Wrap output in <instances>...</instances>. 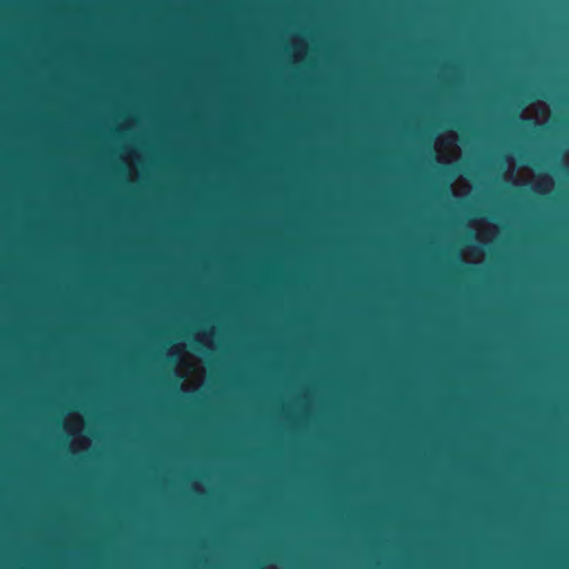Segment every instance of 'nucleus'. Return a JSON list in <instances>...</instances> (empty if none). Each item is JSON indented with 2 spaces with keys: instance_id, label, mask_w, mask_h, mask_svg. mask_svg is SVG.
<instances>
[{
  "instance_id": "nucleus-4",
  "label": "nucleus",
  "mask_w": 569,
  "mask_h": 569,
  "mask_svg": "<svg viewBox=\"0 0 569 569\" xmlns=\"http://www.w3.org/2000/svg\"><path fill=\"white\" fill-rule=\"evenodd\" d=\"M549 116H550L549 107L542 101H538V102L530 104L521 113L522 119L535 120L536 123L546 122L548 120Z\"/></svg>"
},
{
  "instance_id": "nucleus-9",
  "label": "nucleus",
  "mask_w": 569,
  "mask_h": 569,
  "mask_svg": "<svg viewBox=\"0 0 569 569\" xmlns=\"http://www.w3.org/2000/svg\"><path fill=\"white\" fill-rule=\"evenodd\" d=\"M563 163L566 166V168L569 169V152H567L563 157Z\"/></svg>"
},
{
  "instance_id": "nucleus-7",
  "label": "nucleus",
  "mask_w": 569,
  "mask_h": 569,
  "mask_svg": "<svg viewBox=\"0 0 569 569\" xmlns=\"http://www.w3.org/2000/svg\"><path fill=\"white\" fill-rule=\"evenodd\" d=\"M291 46L295 61H301L307 53V43L302 39L293 38L291 41Z\"/></svg>"
},
{
  "instance_id": "nucleus-2",
  "label": "nucleus",
  "mask_w": 569,
  "mask_h": 569,
  "mask_svg": "<svg viewBox=\"0 0 569 569\" xmlns=\"http://www.w3.org/2000/svg\"><path fill=\"white\" fill-rule=\"evenodd\" d=\"M508 170L505 174L507 181H512L513 184H527L533 181V190L538 193H547L553 188V180L550 176L543 174L535 178L533 172L528 167H521L518 169L516 177H513L516 162L512 157H508Z\"/></svg>"
},
{
  "instance_id": "nucleus-3",
  "label": "nucleus",
  "mask_w": 569,
  "mask_h": 569,
  "mask_svg": "<svg viewBox=\"0 0 569 569\" xmlns=\"http://www.w3.org/2000/svg\"><path fill=\"white\" fill-rule=\"evenodd\" d=\"M458 136L449 131L440 136L435 142V150L439 162L450 163L460 157V148L457 144Z\"/></svg>"
},
{
  "instance_id": "nucleus-5",
  "label": "nucleus",
  "mask_w": 569,
  "mask_h": 569,
  "mask_svg": "<svg viewBox=\"0 0 569 569\" xmlns=\"http://www.w3.org/2000/svg\"><path fill=\"white\" fill-rule=\"evenodd\" d=\"M469 226L476 230L477 239L483 243L491 241L498 233L497 226L489 223L483 219L472 220Z\"/></svg>"
},
{
  "instance_id": "nucleus-1",
  "label": "nucleus",
  "mask_w": 569,
  "mask_h": 569,
  "mask_svg": "<svg viewBox=\"0 0 569 569\" xmlns=\"http://www.w3.org/2000/svg\"><path fill=\"white\" fill-rule=\"evenodd\" d=\"M239 378H249V0H239Z\"/></svg>"
},
{
  "instance_id": "nucleus-8",
  "label": "nucleus",
  "mask_w": 569,
  "mask_h": 569,
  "mask_svg": "<svg viewBox=\"0 0 569 569\" xmlns=\"http://www.w3.org/2000/svg\"><path fill=\"white\" fill-rule=\"evenodd\" d=\"M451 189L455 196L461 197L469 193L471 186L465 178L460 177L451 184Z\"/></svg>"
},
{
  "instance_id": "nucleus-10",
  "label": "nucleus",
  "mask_w": 569,
  "mask_h": 569,
  "mask_svg": "<svg viewBox=\"0 0 569 569\" xmlns=\"http://www.w3.org/2000/svg\"><path fill=\"white\" fill-rule=\"evenodd\" d=\"M192 348H193L194 350L199 351V350H200V341L194 340V341H193V343H192Z\"/></svg>"
},
{
  "instance_id": "nucleus-6",
  "label": "nucleus",
  "mask_w": 569,
  "mask_h": 569,
  "mask_svg": "<svg viewBox=\"0 0 569 569\" xmlns=\"http://www.w3.org/2000/svg\"><path fill=\"white\" fill-rule=\"evenodd\" d=\"M461 256L466 262L479 263L483 260L485 253L479 247L470 246L463 249Z\"/></svg>"
},
{
  "instance_id": "nucleus-11",
  "label": "nucleus",
  "mask_w": 569,
  "mask_h": 569,
  "mask_svg": "<svg viewBox=\"0 0 569 569\" xmlns=\"http://www.w3.org/2000/svg\"><path fill=\"white\" fill-rule=\"evenodd\" d=\"M266 569H278V568H276V567H268V568H266Z\"/></svg>"
}]
</instances>
